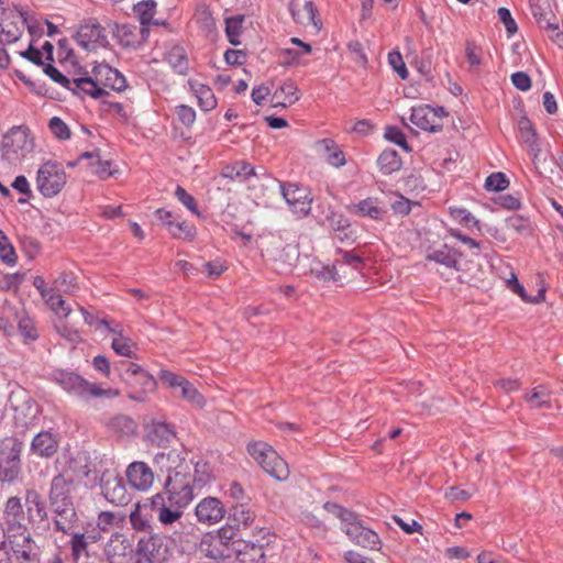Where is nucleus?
Listing matches in <instances>:
<instances>
[{
	"mask_svg": "<svg viewBox=\"0 0 563 563\" xmlns=\"http://www.w3.org/2000/svg\"><path fill=\"white\" fill-rule=\"evenodd\" d=\"M52 289L58 294H74L77 289V278L71 272H62L52 282Z\"/></svg>",
	"mask_w": 563,
	"mask_h": 563,
	"instance_id": "nucleus-39",
	"label": "nucleus"
},
{
	"mask_svg": "<svg viewBox=\"0 0 563 563\" xmlns=\"http://www.w3.org/2000/svg\"><path fill=\"white\" fill-rule=\"evenodd\" d=\"M518 131L519 137L527 145L529 153L537 157L541 152V148L537 140V133L532 126L531 121L528 118L522 117L518 121Z\"/></svg>",
	"mask_w": 563,
	"mask_h": 563,
	"instance_id": "nucleus-30",
	"label": "nucleus"
},
{
	"mask_svg": "<svg viewBox=\"0 0 563 563\" xmlns=\"http://www.w3.org/2000/svg\"><path fill=\"white\" fill-rule=\"evenodd\" d=\"M347 211L357 217H368L373 220L383 219L386 210L383 206H380L377 198H366L357 203H352L346 207Z\"/></svg>",
	"mask_w": 563,
	"mask_h": 563,
	"instance_id": "nucleus-24",
	"label": "nucleus"
},
{
	"mask_svg": "<svg viewBox=\"0 0 563 563\" xmlns=\"http://www.w3.org/2000/svg\"><path fill=\"white\" fill-rule=\"evenodd\" d=\"M377 164L380 173L390 175L401 168L402 162L396 150H384L377 158Z\"/></svg>",
	"mask_w": 563,
	"mask_h": 563,
	"instance_id": "nucleus-33",
	"label": "nucleus"
},
{
	"mask_svg": "<svg viewBox=\"0 0 563 563\" xmlns=\"http://www.w3.org/2000/svg\"><path fill=\"white\" fill-rule=\"evenodd\" d=\"M110 331L113 333L112 338V349L113 351L121 356L125 357H132L134 355V349L135 345L133 341L124 336L121 332L117 331L115 329H110Z\"/></svg>",
	"mask_w": 563,
	"mask_h": 563,
	"instance_id": "nucleus-41",
	"label": "nucleus"
},
{
	"mask_svg": "<svg viewBox=\"0 0 563 563\" xmlns=\"http://www.w3.org/2000/svg\"><path fill=\"white\" fill-rule=\"evenodd\" d=\"M509 186V180L504 173L490 174L485 180V189L488 191H503Z\"/></svg>",
	"mask_w": 563,
	"mask_h": 563,
	"instance_id": "nucleus-53",
	"label": "nucleus"
},
{
	"mask_svg": "<svg viewBox=\"0 0 563 563\" xmlns=\"http://www.w3.org/2000/svg\"><path fill=\"white\" fill-rule=\"evenodd\" d=\"M243 21L244 18L242 15L230 16L225 20V34L232 45L236 46L240 44Z\"/></svg>",
	"mask_w": 563,
	"mask_h": 563,
	"instance_id": "nucleus-45",
	"label": "nucleus"
},
{
	"mask_svg": "<svg viewBox=\"0 0 563 563\" xmlns=\"http://www.w3.org/2000/svg\"><path fill=\"white\" fill-rule=\"evenodd\" d=\"M109 32L122 47L136 48L143 41L145 27L131 24L108 23Z\"/></svg>",
	"mask_w": 563,
	"mask_h": 563,
	"instance_id": "nucleus-20",
	"label": "nucleus"
},
{
	"mask_svg": "<svg viewBox=\"0 0 563 563\" xmlns=\"http://www.w3.org/2000/svg\"><path fill=\"white\" fill-rule=\"evenodd\" d=\"M75 93L89 96L93 99H98L106 93L104 89L99 86L97 78L93 76H78L70 80V87L68 88Z\"/></svg>",
	"mask_w": 563,
	"mask_h": 563,
	"instance_id": "nucleus-25",
	"label": "nucleus"
},
{
	"mask_svg": "<svg viewBox=\"0 0 563 563\" xmlns=\"http://www.w3.org/2000/svg\"><path fill=\"white\" fill-rule=\"evenodd\" d=\"M93 76L97 78L99 86L110 88L114 91H122L126 87L125 77L115 68L108 64H100L93 67Z\"/></svg>",
	"mask_w": 563,
	"mask_h": 563,
	"instance_id": "nucleus-21",
	"label": "nucleus"
},
{
	"mask_svg": "<svg viewBox=\"0 0 563 563\" xmlns=\"http://www.w3.org/2000/svg\"><path fill=\"white\" fill-rule=\"evenodd\" d=\"M324 508L345 523L343 531L353 543L369 550L380 549L382 541L378 534L372 529L364 527L353 512L332 503H325Z\"/></svg>",
	"mask_w": 563,
	"mask_h": 563,
	"instance_id": "nucleus-3",
	"label": "nucleus"
},
{
	"mask_svg": "<svg viewBox=\"0 0 563 563\" xmlns=\"http://www.w3.org/2000/svg\"><path fill=\"white\" fill-rule=\"evenodd\" d=\"M26 19L18 12L0 11V43L11 44L22 35Z\"/></svg>",
	"mask_w": 563,
	"mask_h": 563,
	"instance_id": "nucleus-17",
	"label": "nucleus"
},
{
	"mask_svg": "<svg viewBox=\"0 0 563 563\" xmlns=\"http://www.w3.org/2000/svg\"><path fill=\"white\" fill-rule=\"evenodd\" d=\"M126 481L137 492H148L155 479L153 470L143 461H134L126 466Z\"/></svg>",
	"mask_w": 563,
	"mask_h": 563,
	"instance_id": "nucleus-16",
	"label": "nucleus"
},
{
	"mask_svg": "<svg viewBox=\"0 0 563 563\" xmlns=\"http://www.w3.org/2000/svg\"><path fill=\"white\" fill-rule=\"evenodd\" d=\"M289 11L296 22L307 25L313 24L317 26V9L312 1H306L302 9H297V3L291 0L289 3Z\"/></svg>",
	"mask_w": 563,
	"mask_h": 563,
	"instance_id": "nucleus-32",
	"label": "nucleus"
},
{
	"mask_svg": "<svg viewBox=\"0 0 563 563\" xmlns=\"http://www.w3.org/2000/svg\"><path fill=\"white\" fill-rule=\"evenodd\" d=\"M44 71L55 82L62 85L63 87H65L67 89L70 87V80L71 79L67 78L64 74H62L53 65H51V64L46 65L45 68H44Z\"/></svg>",
	"mask_w": 563,
	"mask_h": 563,
	"instance_id": "nucleus-61",
	"label": "nucleus"
},
{
	"mask_svg": "<svg viewBox=\"0 0 563 563\" xmlns=\"http://www.w3.org/2000/svg\"><path fill=\"white\" fill-rule=\"evenodd\" d=\"M449 213L454 221L467 228L479 225V221L465 208L450 207Z\"/></svg>",
	"mask_w": 563,
	"mask_h": 563,
	"instance_id": "nucleus-49",
	"label": "nucleus"
},
{
	"mask_svg": "<svg viewBox=\"0 0 563 563\" xmlns=\"http://www.w3.org/2000/svg\"><path fill=\"white\" fill-rule=\"evenodd\" d=\"M361 265L362 261L358 256L344 252L332 267H322V269L318 272V276L325 280L340 282L341 275H347V269L357 271Z\"/></svg>",
	"mask_w": 563,
	"mask_h": 563,
	"instance_id": "nucleus-19",
	"label": "nucleus"
},
{
	"mask_svg": "<svg viewBox=\"0 0 563 563\" xmlns=\"http://www.w3.org/2000/svg\"><path fill=\"white\" fill-rule=\"evenodd\" d=\"M48 309L59 319H67L71 313L70 306L63 299L62 294L54 290L44 299Z\"/></svg>",
	"mask_w": 563,
	"mask_h": 563,
	"instance_id": "nucleus-35",
	"label": "nucleus"
},
{
	"mask_svg": "<svg viewBox=\"0 0 563 563\" xmlns=\"http://www.w3.org/2000/svg\"><path fill=\"white\" fill-rule=\"evenodd\" d=\"M303 55V51L301 49L285 47L280 49V63L284 66H294L299 64Z\"/></svg>",
	"mask_w": 563,
	"mask_h": 563,
	"instance_id": "nucleus-55",
	"label": "nucleus"
},
{
	"mask_svg": "<svg viewBox=\"0 0 563 563\" xmlns=\"http://www.w3.org/2000/svg\"><path fill=\"white\" fill-rule=\"evenodd\" d=\"M25 279V274L21 272L7 273L0 278V289L4 291H16Z\"/></svg>",
	"mask_w": 563,
	"mask_h": 563,
	"instance_id": "nucleus-51",
	"label": "nucleus"
},
{
	"mask_svg": "<svg viewBox=\"0 0 563 563\" xmlns=\"http://www.w3.org/2000/svg\"><path fill=\"white\" fill-rule=\"evenodd\" d=\"M317 150L324 157L325 162L335 168L342 167L346 164L343 151L331 139H322L318 141Z\"/></svg>",
	"mask_w": 563,
	"mask_h": 563,
	"instance_id": "nucleus-26",
	"label": "nucleus"
},
{
	"mask_svg": "<svg viewBox=\"0 0 563 563\" xmlns=\"http://www.w3.org/2000/svg\"><path fill=\"white\" fill-rule=\"evenodd\" d=\"M225 507L217 497H205L195 507L197 521L205 526L218 525L225 516Z\"/></svg>",
	"mask_w": 563,
	"mask_h": 563,
	"instance_id": "nucleus-15",
	"label": "nucleus"
},
{
	"mask_svg": "<svg viewBox=\"0 0 563 563\" xmlns=\"http://www.w3.org/2000/svg\"><path fill=\"white\" fill-rule=\"evenodd\" d=\"M111 431L119 435H132L136 432V423L128 416L120 415L114 417L109 424Z\"/></svg>",
	"mask_w": 563,
	"mask_h": 563,
	"instance_id": "nucleus-44",
	"label": "nucleus"
},
{
	"mask_svg": "<svg viewBox=\"0 0 563 563\" xmlns=\"http://www.w3.org/2000/svg\"><path fill=\"white\" fill-rule=\"evenodd\" d=\"M18 331L24 342H34L40 336L35 319L25 310L16 313Z\"/></svg>",
	"mask_w": 563,
	"mask_h": 563,
	"instance_id": "nucleus-31",
	"label": "nucleus"
},
{
	"mask_svg": "<svg viewBox=\"0 0 563 563\" xmlns=\"http://www.w3.org/2000/svg\"><path fill=\"white\" fill-rule=\"evenodd\" d=\"M48 129L51 133L59 141L69 140L71 136L69 126L59 117H53L48 121Z\"/></svg>",
	"mask_w": 563,
	"mask_h": 563,
	"instance_id": "nucleus-50",
	"label": "nucleus"
},
{
	"mask_svg": "<svg viewBox=\"0 0 563 563\" xmlns=\"http://www.w3.org/2000/svg\"><path fill=\"white\" fill-rule=\"evenodd\" d=\"M20 445L13 442L0 444V481L14 482L20 474Z\"/></svg>",
	"mask_w": 563,
	"mask_h": 563,
	"instance_id": "nucleus-13",
	"label": "nucleus"
},
{
	"mask_svg": "<svg viewBox=\"0 0 563 563\" xmlns=\"http://www.w3.org/2000/svg\"><path fill=\"white\" fill-rule=\"evenodd\" d=\"M175 197L178 201L185 206L192 214L201 218L202 212L198 209L196 199L188 194L181 186H177L175 189Z\"/></svg>",
	"mask_w": 563,
	"mask_h": 563,
	"instance_id": "nucleus-52",
	"label": "nucleus"
},
{
	"mask_svg": "<svg viewBox=\"0 0 563 563\" xmlns=\"http://www.w3.org/2000/svg\"><path fill=\"white\" fill-rule=\"evenodd\" d=\"M108 26H103L96 19L81 23L75 34V41L85 51L98 52L110 46Z\"/></svg>",
	"mask_w": 563,
	"mask_h": 563,
	"instance_id": "nucleus-8",
	"label": "nucleus"
},
{
	"mask_svg": "<svg viewBox=\"0 0 563 563\" xmlns=\"http://www.w3.org/2000/svg\"><path fill=\"white\" fill-rule=\"evenodd\" d=\"M102 496L115 506H125L131 500L123 478L115 471H106L100 479Z\"/></svg>",
	"mask_w": 563,
	"mask_h": 563,
	"instance_id": "nucleus-10",
	"label": "nucleus"
},
{
	"mask_svg": "<svg viewBox=\"0 0 563 563\" xmlns=\"http://www.w3.org/2000/svg\"><path fill=\"white\" fill-rule=\"evenodd\" d=\"M388 62L401 79H406L408 77L407 67L399 52H390L388 54Z\"/></svg>",
	"mask_w": 563,
	"mask_h": 563,
	"instance_id": "nucleus-59",
	"label": "nucleus"
},
{
	"mask_svg": "<svg viewBox=\"0 0 563 563\" xmlns=\"http://www.w3.org/2000/svg\"><path fill=\"white\" fill-rule=\"evenodd\" d=\"M3 521L8 527L16 551L22 555V561L33 562L40 555V549L26 529L27 515L20 497H9L3 507Z\"/></svg>",
	"mask_w": 563,
	"mask_h": 563,
	"instance_id": "nucleus-2",
	"label": "nucleus"
},
{
	"mask_svg": "<svg viewBox=\"0 0 563 563\" xmlns=\"http://www.w3.org/2000/svg\"><path fill=\"white\" fill-rule=\"evenodd\" d=\"M33 150V140L29 130L13 126L3 136L1 142L2 157L9 163H16Z\"/></svg>",
	"mask_w": 563,
	"mask_h": 563,
	"instance_id": "nucleus-7",
	"label": "nucleus"
},
{
	"mask_svg": "<svg viewBox=\"0 0 563 563\" xmlns=\"http://www.w3.org/2000/svg\"><path fill=\"white\" fill-rule=\"evenodd\" d=\"M427 260L444 265L445 267L449 268L455 267L457 265V258L455 253L452 252L451 250H448L446 247L435 250L432 253L428 254Z\"/></svg>",
	"mask_w": 563,
	"mask_h": 563,
	"instance_id": "nucleus-47",
	"label": "nucleus"
},
{
	"mask_svg": "<svg viewBox=\"0 0 563 563\" xmlns=\"http://www.w3.org/2000/svg\"><path fill=\"white\" fill-rule=\"evenodd\" d=\"M154 463L166 471L167 476L163 490L147 498V503L157 521L167 527L180 520L184 510L195 499L196 490L210 482L211 473L206 463L192 465L176 450L157 453Z\"/></svg>",
	"mask_w": 563,
	"mask_h": 563,
	"instance_id": "nucleus-1",
	"label": "nucleus"
},
{
	"mask_svg": "<svg viewBox=\"0 0 563 563\" xmlns=\"http://www.w3.org/2000/svg\"><path fill=\"white\" fill-rule=\"evenodd\" d=\"M526 401L531 408H550L551 393L544 386L532 388L525 396Z\"/></svg>",
	"mask_w": 563,
	"mask_h": 563,
	"instance_id": "nucleus-37",
	"label": "nucleus"
},
{
	"mask_svg": "<svg viewBox=\"0 0 563 563\" xmlns=\"http://www.w3.org/2000/svg\"><path fill=\"white\" fill-rule=\"evenodd\" d=\"M135 13L137 14L141 24L144 26L152 22L155 14V3L152 0L139 2L135 5Z\"/></svg>",
	"mask_w": 563,
	"mask_h": 563,
	"instance_id": "nucleus-54",
	"label": "nucleus"
},
{
	"mask_svg": "<svg viewBox=\"0 0 563 563\" xmlns=\"http://www.w3.org/2000/svg\"><path fill=\"white\" fill-rule=\"evenodd\" d=\"M92 173L100 178H108L113 175L110 161H101L99 157L90 163Z\"/></svg>",
	"mask_w": 563,
	"mask_h": 563,
	"instance_id": "nucleus-58",
	"label": "nucleus"
},
{
	"mask_svg": "<svg viewBox=\"0 0 563 563\" xmlns=\"http://www.w3.org/2000/svg\"><path fill=\"white\" fill-rule=\"evenodd\" d=\"M499 20L505 25V29L509 35H514L518 31V26L510 11L507 8H499L497 11Z\"/></svg>",
	"mask_w": 563,
	"mask_h": 563,
	"instance_id": "nucleus-60",
	"label": "nucleus"
},
{
	"mask_svg": "<svg viewBox=\"0 0 563 563\" xmlns=\"http://www.w3.org/2000/svg\"><path fill=\"white\" fill-rule=\"evenodd\" d=\"M67 183V174L62 164L45 162L36 173V188L45 198L58 195Z\"/></svg>",
	"mask_w": 563,
	"mask_h": 563,
	"instance_id": "nucleus-6",
	"label": "nucleus"
},
{
	"mask_svg": "<svg viewBox=\"0 0 563 563\" xmlns=\"http://www.w3.org/2000/svg\"><path fill=\"white\" fill-rule=\"evenodd\" d=\"M165 537L159 534L141 538L136 545L139 563H163L168 558Z\"/></svg>",
	"mask_w": 563,
	"mask_h": 563,
	"instance_id": "nucleus-12",
	"label": "nucleus"
},
{
	"mask_svg": "<svg viewBox=\"0 0 563 563\" xmlns=\"http://www.w3.org/2000/svg\"><path fill=\"white\" fill-rule=\"evenodd\" d=\"M0 261L8 267L18 263V254L8 235L0 229Z\"/></svg>",
	"mask_w": 563,
	"mask_h": 563,
	"instance_id": "nucleus-43",
	"label": "nucleus"
},
{
	"mask_svg": "<svg viewBox=\"0 0 563 563\" xmlns=\"http://www.w3.org/2000/svg\"><path fill=\"white\" fill-rule=\"evenodd\" d=\"M511 82L517 89H519L521 91H527L531 88V79L523 71H517V73L512 74Z\"/></svg>",
	"mask_w": 563,
	"mask_h": 563,
	"instance_id": "nucleus-64",
	"label": "nucleus"
},
{
	"mask_svg": "<svg viewBox=\"0 0 563 563\" xmlns=\"http://www.w3.org/2000/svg\"><path fill=\"white\" fill-rule=\"evenodd\" d=\"M67 505L60 508H53V511L55 514L54 526L56 531L68 536L75 531L78 519L74 505Z\"/></svg>",
	"mask_w": 563,
	"mask_h": 563,
	"instance_id": "nucleus-27",
	"label": "nucleus"
},
{
	"mask_svg": "<svg viewBox=\"0 0 563 563\" xmlns=\"http://www.w3.org/2000/svg\"><path fill=\"white\" fill-rule=\"evenodd\" d=\"M158 377L176 396L183 398L197 408H202L205 406V397L184 376L167 369H161Z\"/></svg>",
	"mask_w": 563,
	"mask_h": 563,
	"instance_id": "nucleus-9",
	"label": "nucleus"
},
{
	"mask_svg": "<svg viewBox=\"0 0 563 563\" xmlns=\"http://www.w3.org/2000/svg\"><path fill=\"white\" fill-rule=\"evenodd\" d=\"M195 96L198 99V104L203 111H211L217 107V98L212 89L202 84H196L192 86Z\"/></svg>",
	"mask_w": 563,
	"mask_h": 563,
	"instance_id": "nucleus-38",
	"label": "nucleus"
},
{
	"mask_svg": "<svg viewBox=\"0 0 563 563\" xmlns=\"http://www.w3.org/2000/svg\"><path fill=\"white\" fill-rule=\"evenodd\" d=\"M167 62L170 67L179 75H186L189 69L187 54L180 46H174L168 51Z\"/></svg>",
	"mask_w": 563,
	"mask_h": 563,
	"instance_id": "nucleus-36",
	"label": "nucleus"
},
{
	"mask_svg": "<svg viewBox=\"0 0 563 563\" xmlns=\"http://www.w3.org/2000/svg\"><path fill=\"white\" fill-rule=\"evenodd\" d=\"M54 382L59 385L66 393L84 400L97 397H117V389H103L95 383H90L80 375L64 369L53 372Z\"/></svg>",
	"mask_w": 563,
	"mask_h": 563,
	"instance_id": "nucleus-4",
	"label": "nucleus"
},
{
	"mask_svg": "<svg viewBox=\"0 0 563 563\" xmlns=\"http://www.w3.org/2000/svg\"><path fill=\"white\" fill-rule=\"evenodd\" d=\"M74 489V479L66 474H58L53 477L49 490V503L52 508H60L73 505L71 492Z\"/></svg>",
	"mask_w": 563,
	"mask_h": 563,
	"instance_id": "nucleus-18",
	"label": "nucleus"
},
{
	"mask_svg": "<svg viewBox=\"0 0 563 563\" xmlns=\"http://www.w3.org/2000/svg\"><path fill=\"white\" fill-rule=\"evenodd\" d=\"M247 453L272 477L285 481L289 476L287 463L268 443L253 441L247 444Z\"/></svg>",
	"mask_w": 563,
	"mask_h": 563,
	"instance_id": "nucleus-5",
	"label": "nucleus"
},
{
	"mask_svg": "<svg viewBox=\"0 0 563 563\" xmlns=\"http://www.w3.org/2000/svg\"><path fill=\"white\" fill-rule=\"evenodd\" d=\"M176 115L179 122L186 126L192 125L196 120V111L186 104L176 107Z\"/></svg>",
	"mask_w": 563,
	"mask_h": 563,
	"instance_id": "nucleus-57",
	"label": "nucleus"
},
{
	"mask_svg": "<svg viewBox=\"0 0 563 563\" xmlns=\"http://www.w3.org/2000/svg\"><path fill=\"white\" fill-rule=\"evenodd\" d=\"M168 233L178 240H188L192 241L196 238L197 229L194 224L181 220L172 222V225L167 229Z\"/></svg>",
	"mask_w": 563,
	"mask_h": 563,
	"instance_id": "nucleus-42",
	"label": "nucleus"
},
{
	"mask_svg": "<svg viewBox=\"0 0 563 563\" xmlns=\"http://www.w3.org/2000/svg\"><path fill=\"white\" fill-rule=\"evenodd\" d=\"M58 449V440L49 431L37 433L31 442V452L40 457L49 459Z\"/></svg>",
	"mask_w": 563,
	"mask_h": 563,
	"instance_id": "nucleus-23",
	"label": "nucleus"
},
{
	"mask_svg": "<svg viewBox=\"0 0 563 563\" xmlns=\"http://www.w3.org/2000/svg\"><path fill=\"white\" fill-rule=\"evenodd\" d=\"M25 507L29 522L43 521L47 517L45 504L35 489H26Z\"/></svg>",
	"mask_w": 563,
	"mask_h": 563,
	"instance_id": "nucleus-29",
	"label": "nucleus"
},
{
	"mask_svg": "<svg viewBox=\"0 0 563 563\" xmlns=\"http://www.w3.org/2000/svg\"><path fill=\"white\" fill-rule=\"evenodd\" d=\"M241 563H264L263 547L257 544H246L243 551H239Z\"/></svg>",
	"mask_w": 563,
	"mask_h": 563,
	"instance_id": "nucleus-48",
	"label": "nucleus"
},
{
	"mask_svg": "<svg viewBox=\"0 0 563 563\" xmlns=\"http://www.w3.org/2000/svg\"><path fill=\"white\" fill-rule=\"evenodd\" d=\"M445 114L442 107L432 108L428 104H422L412 108L410 121L423 131L435 132L442 128V119Z\"/></svg>",
	"mask_w": 563,
	"mask_h": 563,
	"instance_id": "nucleus-14",
	"label": "nucleus"
},
{
	"mask_svg": "<svg viewBox=\"0 0 563 563\" xmlns=\"http://www.w3.org/2000/svg\"><path fill=\"white\" fill-rule=\"evenodd\" d=\"M255 514L244 505H235L231 509L229 520L236 529H247L252 526Z\"/></svg>",
	"mask_w": 563,
	"mask_h": 563,
	"instance_id": "nucleus-34",
	"label": "nucleus"
},
{
	"mask_svg": "<svg viewBox=\"0 0 563 563\" xmlns=\"http://www.w3.org/2000/svg\"><path fill=\"white\" fill-rule=\"evenodd\" d=\"M22 56L37 65H43L45 60H53V44L45 41L41 49L33 47L31 44L29 49L22 53Z\"/></svg>",
	"mask_w": 563,
	"mask_h": 563,
	"instance_id": "nucleus-40",
	"label": "nucleus"
},
{
	"mask_svg": "<svg viewBox=\"0 0 563 563\" xmlns=\"http://www.w3.org/2000/svg\"><path fill=\"white\" fill-rule=\"evenodd\" d=\"M234 536L233 526H224L218 530L216 536H210V540L214 544H225Z\"/></svg>",
	"mask_w": 563,
	"mask_h": 563,
	"instance_id": "nucleus-62",
	"label": "nucleus"
},
{
	"mask_svg": "<svg viewBox=\"0 0 563 563\" xmlns=\"http://www.w3.org/2000/svg\"><path fill=\"white\" fill-rule=\"evenodd\" d=\"M254 174L253 167L244 162H238L231 167L230 174H224L229 177H241V178H249L251 175Z\"/></svg>",
	"mask_w": 563,
	"mask_h": 563,
	"instance_id": "nucleus-63",
	"label": "nucleus"
},
{
	"mask_svg": "<svg viewBox=\"0 0 563 563\" xmlns=\"http://www.w3.org/2000/svg\"><path fill=\"white\" fill-rule=\"evenodd\" d=\"M507 225L520 234H528L531 230L530 221L522 216H512L508 218Z\"/></svg>",
	"mask_w": 563,
	"mask_h": 563,
	"instance_id": "nucleus-56",
	"label": "nucleus"
},
{
	"mask_svg": "<svg viewBox=\"0 0 563 563\" xmlns=\"http://www.w3.org/2000/svg\"><path fill=\"white\" fill-rule=\"evenodd\" d=\"M282 195L290 211L297 217H306L311 210L312 198L307 187L297 184H280Z\"/></svg>",
	"mask_w": 563,
	"mask_h": 563,
	"instance_id": "nucleus-11",
	"label": "nucleus"
},
{
	"mask_svg": "<svg viewBox=\"0 0 563 563\" xmlns=\"http://www.w3.org/2000/svg\"><path fill=\"white\" fill-rule=\"evenodd\" d=\"M13 537H11V533L9 532L8 527L4 525V522H0V552H3L4 554H10L16 559L22 560V555L16 551L13 541Z\"/></svg>",
	"mask_w": 563,
	"mask_h": 563,
	"instance_id": "nucleus-46",
	"label": "nucleus"
},
{
	"mask_svg": "<svg viewBox=\"0 0 563 563\" xmlns=\"http://www.w3.org/2000/svg\"><path fill=\"white\" fill-rule=\"evenodd\" d=\"M70 540V549H71V558L75 563H77L81 556H88L87 548L89 543H95L100 540L101 536L99 533L88 534L85 532L74 531L69 534Z\"/></svg>",
	"mask_w": 563,
	"mask_h": 563,
	"instance_id": "nucleus-28",
	"label": "nucleus"
},
{
	"mask_svg": "<svg viewBox=\"0 0 563 563\" xmlns=\"http://www.w3.org/2000/svg\"><path fill=\"white\" fill-rule=\"evenodd\" d=\"M299 98L300 93L297 85L288 79L276 87L271 97V104L273 108H287L297 102Z\"/></svg>",
	"mask_w": 563,
	"mask_h": 563,
	"instance_id": "nucleus-22",
	"label": "nucleus"
}]
</instances>
